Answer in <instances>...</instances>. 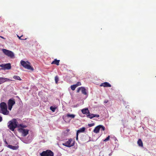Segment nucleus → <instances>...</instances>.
I'll return each instance as SVG.
<instances>
[{
	"instance_id": "7ed1b4c3",
	"label": "nucleus",
	"mask_w": 156,
	"mask_h": 156,
	"mask_svg": "<svg viewBox=\"0 0 156 156\" xmlns=\"http://www.w3.org/2000/svg\"><path fill=\"white\" fill-rule=\"evenodd\" d=\"M20 63L25 68L32 70H34L33 68L30 65V63L28 62H25V61L21 60L20 62Z\"/></svg>"
},
{
	"instance_id": "39448f33",
	"label": "nucleus",
	"mask_w": 156,
	"mask_h": 156,
	"mask_svg": "<svg viewBox=\"0 0 156 156\" xmlns=\"http://www.w3.org/2000/svg\"><path fill=\"white\" fill-rule=\"evenodd\" d=\"M41 156H54L53 153L50 150L43 151L40 154Z\"/></svg>"
},
{
	"instance_id": "20e7f679",
	"label": "nucleus",
	"mask_w": 156,
	"mask_h": 156,
	"mask_svg": "<svg viewBox=\"0 0 156 156\" xmlns=\"http://www.w3.org/2000/svg\"><path fill=\"white\" fill-rule=\"evenodd\" d=\"M2 50L5 55L10 58H13L14 56V53L10 51L5 49H2Z\"/></svg>"
},
{
	"instance_id": "dca6fc26",
	"label": "nucleus",
	"mask_w": 156,
	"mask_h": 156,
	"mask_svg": "<svg viewBox=\"0 0 156 156\" xmlns=\"http://www.w3.org/2000/svg\"><path fill=\"white\" fill-rule=\"evenodd\" d=\"M81 112L83 114H87L89 113V110L87 108H84L81 110Z\"/></svg>"
},
{
	"instance_id": "c9c22d12",
	"label": "nucleus",
	"mask_w": 156,
	"mask_h": 156,
	"mask_svg": "<svg viewBox=\"0 0 156 156\" xmlns=\"http://www.w3.org/2000/svg\"><path fill=\"white\" fill-rule=\"evenodd\" d=\"M111 155V154H109V156H110Z\"/></svg>"
},
{
	"instance_id": "f257e3e1",
	"label": "nucleus",
	"mask_w": 156,
	"mask_h": 156,
	"mask_svg": "<svg viewBox=\"0 0 156 156\" xmlns=\"http://www.w3.org/2000/svg\"><path fill=\"white\" fill-rule=\"evenodd\" d=\"M17 123V120L14 119L9 122L8 126L11 130L13 131L15 128L18 127Z\"/></svg>"
},
{
	"instance_id": "f8f14e48",
	"label": "nucleus",
	"mask_w": 156,
	"mask_h": 156,
	"mask_svg": "<svg viewBox=\"0 0 156 156\" xmlns=\"http://www.w3.org/2000/svg\"><path fill=\"white\" fill-rule=\"evenodd\" d=\"M8 81L12 80L7 78L0 77V84Z\"/></svg>"
},
{
	"instance_id": "cd10ccee",
	"label": "nucleus",
	"mask_w": 156,
	"mask_h": 156,
	"mask_svg": "<svg viewBox=\"0 0 156 156\" xmlns=\"http://www.w3.org/2000/svg\"><path fill=\"white\" fill-rule=\"evenodd\" d=\"M76 85V87H78L79 86H80L81 85V83L80 82H78L76 84H75Z\"/></svg>"
},
{
	"instance_id": "c756f323",
	"label": "nucleus",
	"mask_w": 156,
	"mask_h": 156,
	"mask_svg": "<svg viewBox=\"0 0 156 156\" xmlns=\"http://www.w3.org/2000/svg\"><path fill=\"white\" fill-rule=\"evenodd\" d=\"M4 141L5 143V144L8 145V143L6 141L5 139L4 140Z\"/></svg>"
},
{
	"instance_id": "9d476101",
	"label": "nucleus",
	"mask_w": 156,
	"mask_h": 156,
	"mask_svg": "<svg viewBox=\"0 0 156 156\" xmlns=\"http://www.w3.org/2000/svg\"><path fill=\"white\" fill-rule=\"evenodd\" d=\"M80 91H81L82 93L83 94L85 95L87 94L86 90L84 87H79L77 90V92H79Z\"/></svg>"
},
{
	"instance_id": "72a5a7b5",
	"label": "nucleus",
	"mask_w": 156,
	"mask_h": 156,
	"mask_svg": "<svg viewBox=\"0 0 156 156\" xmlns=\"http://www.w3.org/2000/svg\"><path fill=\"white\" fill-rule=\"evenodd\" d=\"M17 37H19V39H20V40H22V39H21V37H19L18 35H17Z\"/></svg>"
},
{
	"instance_id": "5701e85b",
	"label": "nucleus",
	"mask_w": 156,
	"mask_h": 156,
	"mask_svg": "<svg viewBox=\"0 0 156 156\" xmlns=\"http://www.w3.org/2000/svg\"><path fill=\"white\" fill-rule=\"evenodd\" d=\"M76 87H77L76 86V85H74L71 86L70 88L72 90H74L75 89Z\"/></svg>"
},
{
	"instance_id": "c85d7f7f",
	"label": "nucleus",
	"mask_w": 156,
	"mask_h": 156,
	"mask_svg": "<svg viewBox=\"0 0 156 156\" xmlns=\"http://www.w3.org/2000/svg\"><path fill=\"white\" fill-rule=\"evenodd\" d=\"M94 123H92V124H88V126L90 127H92V126H94Z\"/></svg>"
},
{
	"instance_id": "2eb2a0df",
	"label": "nucleus",
	"mask_w": 156,
	"mask_h": 156,
	"mask_svg": "<svg viewBox=\"0 0 156 156\" xmlns=\"http://www.w3.org/2000/svg\"><path fill=\"white\" fill-rule=\"evenodd\" d=\"M100 127L99 125L95 127L93 130V132L95 133H99L100 130Z\"/></svg>"
},
{
	"instance_id": "0eeeda50",
	"label": "nucleus",
	"mask_w": 156,
	"mask_h": 156,
	"mask_svg": "<svg viewBox=\"0 0 156 156\" xmlns=\"http://www.w3.org/2000/svg\"><path fill=\"white\" fill-rule=\"evenodd\" d=\"M18 131L22 134L23 136H25L28 134L29 130L27 129L20 128L19 129Z\"/></svg>"
},
{
	"instance_id": "4be33fe9",
	"label": "nucleus",
	"mask_w": 156,
	"mask_h": 156,
	"mask_svg": "<svg viewBox=\"0 0 156 156\" xmlns=\"http://www.w3.org/2000/svg\"><path fill=\"white\" fill-rule=\"evenodd\" d=\"M13 78L16 80H21V79L20 78V76L16 75H14L13 76Z\"/></svg>"
},
{
	"instance_id": "412c9836",
	"label": "nucleus",
	"mask_w": 156,
	"mask_h": 156,
	"mask_svg": "<svg viewBox=\"0 0 156 156\" xmlns=\"http://www.w3.org/2000/svg\"><path fill=\"white\" fill-rule=\"evenodd\" d=\"M75 116V115L74 114H68L66 115V117L68 118H73Z\"/></svg>"
},
{
	"instance_id": "aec40b11",
	"label": "nucleus",
	"mask_w": 156,
	"mask_h": 156,
	"mask_svg": "<svg viewBox=\"0 0 156 156\" xmlns=\"http://www.w3.org/2000/svg\"><path fill=\"white\" fill-rule=\"evenodd\" d=\"M85 128L84 127L80 128L79 130H77V133H79L83 132L85 131Z\"/></svg>"
},
{
	"instance_id": "f704fd0d",
	"label": "nucleus",
	"mask_w": 156,
	"mask_h": 156,
	"mask_svg": "<svg viewBox=\"0 0 156 156\" xmlns=\"http://www.w3.org/2000/svg\"><path fill=\"white\" fill-rule=\"evenodd\" d=\"M107 102H108L107 101H104V103H107Z\"/></svg>"
},
{
	"instance_id": "f03ea898",
	"label": "nucleus",
	"mask_w": 156,
	"mask_h": 156,
	"mask_svg": "<svg viewBox=\"0 0 156 156\" xmlns=\"http://www.w3.org/2000/svg\"><path fill=\"white\" fill-rule=\"evenodd\" d=\"M0 107L1 108L2 113L4 115H7L9 112L7 110V105L4 102H1L0 104Z\"/></svg>"
},
{
	"instance_id": "423d86ee",
	"label": "nucleus",
	"mask_w": 156,
	"mask_h": 156,
	"mask_svg": "<svg viewBox=\"0 0 156 156\" xmlns=\"http://www.w3.org/2000/svg\"><path fill=\"white\" fill-rule=\"evenodd\" d=\"M74 141H73L71 139H69L65 143H63L62 144L64 146L68 147H70L74 145Z\"/></svg>"
},
{
	"instance_id": "a211bd4d",
	"label": "nucleus",
	"mask_w": 156,
	"mask_h": 156,
	"mask_svg": "<svg viewBox=\"0 0 156 156\" xmlns=\"http://www.w3.org/2000/svg\"><path fill=\"white\" fill-rule=\"evenodd\" d=\"M27 127V126L26 125H24L23 124H18V127L19 128H24Z\"/></svg>"
},
{
	"instance_id": "6ab92c4d",
	"label": "nucleus",
	"mask_w": 156,
	"mask_h": 156,
	"mask_svg": "<svg viewBox=\"0 0 156 156\" xmlns=\"http://www.w3.org/2000/svg\"><path fill=\"white\" fill-rule=\"evenodd\" d=\"M59 60H57L56 59H55V60L51 62V64H55L57 65H59Z\"/></svg>"
},
{
	"instance_id": "393cba45",
	"label": "nucleus",
	"mask_w": 156,
	"mask_h": 156,
	"mask_svg": "<svg viewBox=\"0 0 156 156\" xmlns=\"http://www.w3.org/2000/svg\"><path fill=\"white\" fill-rule=\"evenodd\" d=\"M58 80H59V79H58V77L57 76H55V82L57 84L58 83Z\"/></svg>"
},
{
	"instance_id": "f3484780",
	"label": "nucleus",
	"mask_w": 156,
	"mask_h": 156,
	"mask_svg": "<svg viewBox=\"0 0 156 156\" xmlns=\"http://www.w3.org/2000/svg\"><path fill=\"white\" fill-rule=\"evenodd\" d=\"M137 144H138L139 146L141 147H143V142L141 139H139L138 140V141H137Z\"/></svg>"
},
{
	"instance_id": "ddd939ff",
	"label": "nucleus",
	"mask_w": 156,
	"mask_h": 156,
	"mask_svg": "<svg viewBox=\"0 0 156 156\" xmlns=\"http://www.w3.org/2000/svg\"><path fill=\"white\" fill-rule=\"evenodd\" d=\"M100 86L104 87H111V85L108 83L107 82H105L102 83H101L100 85Z\"/></svg>"
},
{
	"instance_id": "6e6552de",
	"label": "nucleus",
	"mask_w": 156,
	"mask_h": 156,
	"mask_svg": "<svg viewBox=\"0 0 156 156\" xmlns=\"http://www.w3.org/2000/svg\"><path fill=\"white\" fill-rule=\"evenodd\" d=\"M15 104V101L13 99H10L8 101V109L11 110L12 108V106Z\"/></svg>"
},
{
	"instance_id": "1a4fd4ad",
	"label": "nucleus",
	"mask_w": 156,
	"mask_h": 156,
	"mask_svg": "<svg viewBox=\"0 0 156 156\" xmlns=\"http://www.w3.org/2000/svg\"><path fill=\"white\" fill-rule=\"evenodd\" d=\"M0 67H2V69L4 70L10 69L11 68V66L10 63L2 64L0 65Z\"/></svg>"
},
{
	"instance_id": "2f4dec72",
	"label": "nucleus",
	"mask_w": 156,
	"mask_h": 156,
	"mask_svg": "<svg viewBox=\"0 0 156 156\" xmlns=\"http://www.w3.org/2000/svg\"><path fill=\"white\" fill-rule=\"evenodd\" d=\"M2 121V118L1 116H0V122Z\"/></svg>"
},
{
	"instance_id": "473e14b6",
	"label": "nucleus",
	"mask_w": 156,
	"mask_h": 156,
	"mask_svg": "<svg viewBox=\"0 0 156 156\" xmlns=\"http://www.w3.org/2000/svg\"><path fill=\"white\" fill-rule=\"evenodd\" d=\"M0 37L1 38H2L4 39H5V38L3 37L2 36H0Z\"/></svg>"
},
{
	"instance_id": "a878e982",
	"label": "nucleus",
	"mask_w": 156,
	"mask_h": 156,
	"mask_svg": "<svg viewBox=\"0 0 156 156\" xmlns=\"http://www.w3.org/2000/svg\"><path fill=\"white\" fill-rule=\"evenodd\" d=\"M110 136H108L105 139L103 140L104 142H106L109 140Z\"/></svg>"
},
{
	"instance_id": "b1692460",
	"label": "nucleus",
	"mask_w": 156,
	"mask_h": 156,
	"mask_svg": "<svg viewBox=\"0 0 156 156\" xmlns=\"http://www.w3.org/2000/svg\"><path fill=\"white\" fill-rule=\"evenodd\" d=\"M100 127V129L101 130L104 131L105 129V127L102 125H99Z\"/></svg>"
},
{
	"instance_id": "bb28decb",
	"label": "nucleus",
	"mask_w": 156,
	"mask_h": 156,
	"mask_svg": "<svg viewBox=\"0 0 156 156\" xmlns=\"http://www.w3.org/2000/svg\"><path fill=\"white\" fill-rule=\"evenodd\" d=\"M50 109L53 112H54L55 111V108L53 107L52 106L50 107Z\"/></svg>"
},
{
	"instance_id": "4468645a",
	"label": "nucleus",
	"mask_w": 156,
	"mask_h": 156,
	"mask_svg": "<svg viewBox=\"0 0 156 156\" xmlns=\"http://www.w3.org/2000/svg\"><path fill=\"white\" fill-rule=\"evenodd\" d=\"M7 146L8 147L13 150H17L18 148V146H13L10 145H8Z\"/></svg>"
},
{
	"instance_id": "7c9ffc66",
	"label": "nucleus",
	"mask_w": 156,
	"mask_h": 156,
	"mask_svg": "<svg viewBox=\"0 0 156 156\" xmlns=\"http://www.w3.org/2000/svg\"><path fill=\"white\" fill-rule=\"evenodd\" d=\"M78 133H76V139L78 140Z\"/></svg>"
},
{
	"instance_id": "9b49d317",
	"label": "nucleus",
	"mask_w": 156,
	"mask_h": 156,
	"mask_svg": "<svg viewBox=\"0 0 156 156\" xmlns=\"http://www.w3.org/2000/svg\"><path fill=\"white\" fill-rule=\"evenodd\" d=\"M87 117L90 119L94 117H99V115L97 114H90V113L88 114L87 115Z\"/></svg>"
}]
</instances>
